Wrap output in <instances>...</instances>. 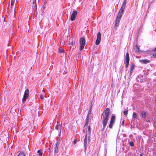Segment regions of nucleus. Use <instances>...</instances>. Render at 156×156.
<instances>
[{
  "mask_svg": "<svg viewBox=\"0 0 156 156\" xmlns=\"http://www.w3.org/2000/svg\"><path fill=\"white\" fill-rule=\"evenodd\" d=\"M110 109L107 108L105 110L102 115V130L103 131L105 128L109 119V114Z\"/></svg>",
  "mask_w": 156,
  "mask_h": 156,
  "instance_id": "obj_1",
  "label": "nucleus"
},
{
  "mask_svg": "<svg viewBox=\"0 0 156 156\" xmlns=\"http://www.w3.org/2000/svg\"><path fill=\"white\" fill-rule=\"evenodd\" d=\"M29 90L28 89H26L25 90L23 98L22 99V102L23 103H24L27 99L28 98L29 96Z\"/></svg>",
  "mask_w": 156,
  "mask_h": 156,
  "instance_id": "obj_2",
  "label": "nucleus"
},
{
  "mask_svg": "<svg viewBox=\"0 0 156 156\" xmlns=\"http://www.w3.org/2000/svg\"><path fill=\"white\" fill-rule=\"evenodd\" d=\"M80 50H82L84 48L85 44V40L84 37H81L80 39Z\"/></svg>",
  "mask_w": 156,
  "mask_h": 156,
  "instance_id": "obj_3",
  "label": "nucleus"
},
{
  "mask_svg": "<svg viewBox=\"0 0 156 156\" xmlns=\"http://www.w3.org/2000/svg\"><path fill=\"white\" fill-rule=\"evenodd\" d=\"M115 121V116L114 115H112L111 120H110V124L108 126H107V128L108 127L110 129H112L113 125H114Z\"/></svg>",
  "mask_w": 156,
  "mask_h": 156,
  "instance_id": "obj_4",
  "label": "nucleus"
},
{
  "mask_svg": "<svg viewBox=\"0 0 156 156\" xmlns=\"http://www.w3.org/2000/svg\"><path fill=\"white\" fill-rule=\"evenodd\" d=\"M115 121V116L114 115H112L111 120H110V124L108 126H107V128L108 127L110 129H112L113 125H114Z\"/></svg>",
  "mask_w": 156,
  "mask_h": 156,
  "instance_id": "obj_5",
  "label": "nucleus"
},
{
  "mask_svg": "<svg viewBox=\"0 0 156 156\" xmlns=\"http://www.w3.org/2000/svg\"><path fill=\"white\" fill-rule=\"evenodd\" d=\"M101 41V34L100 32H99L97 34V38L95 42L96 44L97 45H99Z\"/></svg>",
  "mask_w": 156,
  "mask_h": 156,
  "instance_id": "obj_6",
  "label": "nucleus"
},
{
  "mask_svg": "<svg viewBox=\"0 0 156 156\" xmlns=\"http://www.w3.org/2000/svg\"><path fill=\"white\" fill-rule=\"evenodd\" d=\"M60 144V142L58 140L55 144V147L54 148V154H55L58 152V146Z\"/></svg>",
  "mask_w": 156,
  "mask_h": 156,
  "instance_id": "obj_7",
  "label": "nucleus"
},
{
  "mask_svg": "<svg viewBox=\"0 0 156 156\" xmlns=\"http://www.w3.org/2000/svg\"><path fill=\"white\" fill-rule=\"evenodd\" d=\"M77 12L76 10L74 11L71 16L70 20L72 21L74 20L77 15Z\"/></svg>",
  "mask_w": 156,
  "mask_h": 156,
  "instance_id": "obj_8",
  "label": "nucleus"
},
{
  "mask_svg": "<svg viewBox=\"0 0 156 156\" xmlns=\"http://www.w3.org/2000/svg\"><path fill=\"white\" fill-rule=\"evenodd\" d=\"M88 142V136H87V134L86 135L85 138L84 139V146L85 148V151H86V147L87 146V144H88L90 142Z\"/></svg>",
  "mask_w": 156,
  "mask_h": 156,
  "instance_id": "obj_9",
  "label": "nucleus"
},
{
  "mask_svg": "<svg viewBox=\"0 0 156 156\" xmlns=\"http://www.w3.org/2000/svg\"><path fill=\"white\" fill-rule=\"evenodd\" d=\"M91 134V131H90V126H88V129L87 130V133L86 134L87 135H88V142L90 141V135Z\"/></svg>",
  "mask_w": 156,
  "mask_h": 156,
  "instance_id": "obj_10",
  "label": "nucleus"
},
{
  "mask_svg": "<svg viewBox=\"0 0 156 156\" xmlns=\"http://www.w3.org/2000/svg\"><path fill=\"white\" fill-rule=\"evenodd\" d=\"M90 120V119L89 118V113H88L85 121V123L84 126H85L88 125V122Z\"/></svg>",
  "mask_w": 156,
  "mask_h": 156,
  "instance_id": "obj_11",
  "label": "nucleus"
},
{
  "mask_svg": "<svg viewBox=\"0 0 156 156\" xmlns=\"http://www.w3.org/2000/svg\"><path fill=\"white\" fill-rule=\"evenodd\" d=\"M120 20L118 19V18H116L115 23V26L116 27H118L119 26Z\"/></svg>",
  "mask_w": 156,
  "mask_h": 156,
  "instance_id": "obj_12",
  "label": "nucleus"
},
{
  "mask_svg": "<svg viewBox=\"0 0 156 156\" xmlns=\"http://www.w3.org/2000/svg\"><path fill=\"white\" fill-rule=\"evenodd\" d=\"M55 128L58 130H60V132L61 133V125H57L55 127Z\"/></svg>",
  "mask_w": 156,
  "mask_h": 156,
  "instance_id": "obj_13",
  "label": "nucleus"
},
{
  "mask_svg": "<svg viewBox=\"0 0 156 156\" xmlns=\"http://www.w3.org/2000/svg\"><path fill=\"white\" fill-rule=\"evenodd\" d=\"M140 61L141 62H142L143 63L145 64H147V63L149 62L150 61L146 59L142 60Z\"/></svg>",
  "mask_w": 156,
  "mask_h": 156,
  "instance_id": "obj_14",
  "label": "nucleus"
},
{
  "mask_svg": "<svg viewBox=\"0 0 156 156\" xmlns=\"http://www.w3.org/2000/svg\"><path fill=\"white\" fill-rule=\"evenodd\" d=\"M134 65L133 64H132V65H131V68L130 69V74H131L132 73V71L134 69Z\"/></svg>",
  "mask_w": 156,
  "mask_h": 156,
  "instance_id": "obj_15",
  "label": "nucleus"
},
{
  "mask_svg": "<svg viewBox=\"0 0 156 156\" xmlns=\"http://www.w3.org/2000/svg\"><path fill=\"white\" fill-rule=\"evenodd\" d=\"M122 15V14L120 13V12H119L116 18H118V19L120 20Z\"/></svg>",
  "mask_w": 156,
  "mask_h": 156,
  "instance_id": "obj_16",
  "label": "nucleus"
},
{
  "mask_svg": "<svg viewBox=\"0 0 156 156\" xmlns=\"http://www.w3.org/2000/svg\"><path fill=\"white\" fill-rule=\"evenodd\" d=\"M33 5H34V10L35 11V12L36 13H37V9L36 3H34V4H33Z\"/></svg>",
  "mask_w": 156,
  "mask_h": 156,
  "instance_id": "obj_17",
  "label": "nucleus"
},
{
  "mask_svg": "<svg viewBox=\"0 0 156 156\" xmlns=\"http://www.w3.org/2000/svg\"><path fill=\"white\" fill-rule=\"evenodd\" d=\"M74 42L72 38L70 39L69 41V44L72 45L73 44Z\"/></svg>",
  "mask_w": 156,
  "mask_h": 156,
  "instance_id": "obj_18",
  "label": "nucleus"
},
{
  "mask_svg": "<svg viewBox=\"0 0 156 156\" xmlns=\"http://www.w3.org/2000/svg\"><path fill=\"white\" fill-rule=\"evenodd\" d=\"M126 2L124 1L121 8L125 9L126 6Z\"/></svg>",
  "mask_w": 156,
  "mask_h": 156,
  "instance_id": "obj_19",
  "label": "nucleus"
},
{
  "mask_svg": "<svg viewBox=\"0 0 156 156\" xmlns=\"http://www.w3.org/2000/svg\"><path fill=\"white\" fill-rule=\"evenodd\" d=\"M141 114L143 117L145 118L146 117V113L145 112H143Z\"/></svg>",
  "mask_w": 156,
  "mask_h": 156,
  "instance_id": "obj_20",
  "label": "nucleus"
},
{
  "mask_svg": "<svg viewBox=\"0 0 156 156\" xmlns=\"http://www.w3.org/2000/svg\"><path fill=\"white\" fill-rule=\"evenodd\" d=\"M133 117L134 118H137L138 115L136 113H133Z\"/></svg>",
  "mask_w": 156,
  "mask_h": 156,
  "instance_id": "obj_21",
  "label": "nucleus"
},
{
  "mask_svg": "<svg viewBox=\"0 0 156 156\" xmlns=\"http://www.w3.org/2000/svg\"><path fill=\"white\" fill-rule=\"evenodd\" d=\"M37 152L39 156H42V153L41 151L40 150H38Z\"/></svg>",
  "mask_w": 156,
  "mask_h": 156,
  "instance_id": "obj_22",
  "label": "nucleus"
},
{
  "mask_svg": "<svg viewBox=\"0 0 156 156\" xmlns=\"http://www.w3.org/2000/svg\"><path fill=\"white\" fill-rule=\"evenodd\" d=\"M135 50L136 52H138L139 51V48L138 46L136 44L135 47Z\"/></svg>",
  "mask_w": 156,
  "mask_h": 156,
  "instance_id": "obj_23",
  "label": "nucleus"
},
{
  "mask_svg": "<svg viewBox=\"0 0 156 156\" xmlns=\"http://www.w3.org/2000/svg\"><path fill=\"white\" fill-rule=\"evenodd\" d=\"M124 9L121 8L119 12H120V13L122 14L124 11Z\"/></svg>",
  "mask_w": 156,
  "mask_h": 156,
  "instance_id": "obj_24",
  "label": "nucleus"
},
{
  "mask_svg": "<svg viewBox=\"0 0 156 156\" xmlns=\"http://www.w3.org/2000/svg\"><path fill=\"white\" fill-rule=\"evenodd\" d=\"M17 156H26L25 155V154L23 153L22 152L20 153Z\"/></svg>",
  "mask_w": 156,
  "mask_h": 156,
  "instance_id": "obj_25",
  "label": "nucleus"
},
{
  "mask_svg": "<svg viewBox=\"0 0 156 156\" xmlns=\"http://www.w3.org/2000/svg\"><path fill=\"white\" fill-rule=\"evenodd\" d=\"M129 144L131 146L133 147L134 146V144L133 142H129Z\"/></svg>",
  "mask_w": 156,
  "mask_h": 156,
  "instance_id": "obj_26",
  "label": "nucleus"
},
{
  "mask_svg": "<svg viewBox=\"0 0 156 156\" xmlns=\"http://www.w3.org/2000/svg\"><path fill=\"white\" fill-rule=\"evenodd\" d=\"M125 60L126 62H129V57H126Z\"/></svg>",
  "mask_w": 156,
  "mask_h": 156,
  "instance_id": "obj_27",
  "label": "nucleus"
},
{
  "mask_svg": "<svg viewBox=\"0 0 156 156\" xmlns=\"http://www.w3.org/2000/svg\"><path fill=\"white\" fill-rule=\"evenodd\" d=\"M128 110H126V111H123V114L124 115H127V113H128Z\"/></svg>",
  "mask_w": 156,
  "mask_h": 156,
  "instance_id": "obj_28",
  "label": "nucleus"
},
{
  "mask_svg": "<svg viewBox=\"0 0 156 156\" xmlns=\"http://www.w3.org/2000/svg\"><path fill=\"white\" fill-rule=\"evenodd\" d=\"M129 65V62H126V65H125L126 67V68H127L128 67Z\"/></svg>",
  "mask_w": 156,
  "mask_h": 156,
  "instance_id": "obj_29",
  "label": "nucleus"
},
{
  "mask_svg": "<svg viewBox=\"0 0 156 156\" xmlns=\"http://www.w3.org/2000/svg\"><path fill=\"white\" fill-rule=\"evenodd\" d=\"M59 51L60 52L62 53L63 52L64 50L62 49H59Z\"/></svg>",
  "mask_w": 156,
  "mask_h": 156,
  "instance_id": "obj_30",
  "label": "nucleus"
},
{
  "mask_svg": "<svg viewBox=\"0 0 156 156\" xmlns=\"http://www.w3.org/2000/svg\"><path fill=\"white\" fill-rule=\"evenodd\" d=\"M40 98L42 99H44V96L42 95H41L40 96Z\"/></svg>",
  "mask_w": 156,
  "mask_h": 156,
  "instance_id": "obj_31",
  "label": "nucleus"
},
{
  "mask_svg": "<svg viewBox=\"0 0 156 156\" xmlns=\"http://www.w3.org/2000/svg\"><path fill=\"white\" fill-rule=\"evenodd\" d=\"M126 57H129V53L128 52L126 53Z\"/></svg>",
  "mask_w": 156,
  "mask_h": 156,
  "instance_id": "obj_32",
  "label": "nucleus"
},
{
  "mask_svg": "<svg viewBox=\"0 0 156 156\" xmlns=\"http://www.w3.org/2000/svg\"><path fill=\"white\" fill-rule=\"evenodd\" d=\"M35 3H36V0H33V4H34Z\"/></svg>",
  "mask_w": 156,
  "mask_h": 156,
  "instance_id": "obj_33",
  "label": "nucleus"
},
{
  "mask_svg": "<svg viewBox=\"0 0 156 156\" xmlns=\"http://www.w3.org/2000/svg\"><path fill=\"white\" fill-rule=\"evenodd\" d=\"M152 51H154V52H156V48H154L153 49Z\"/></svg>",
  "mask_w": 156,
  "mask_h": 156,
  "instance_id": "obj_34",
  "label": "nucleus"
},
{
  "mask_svg": "<svg viewBox=\"0 0 156 156\" xmlns=\"http://www.w3.org/2000/svg\"><path fill=\"white\" fill-rule=\"evenodd\" d=\"M153 56L154 57V58H156V53H154V54H153Z\"/></svg>",
  "mask_w": 156,
  "mask_h": 156,
  "instance_id": "obj_35",
  "label": "nucleus"
},
{
  "mask_svg": "<svg viewBox=\"0 0 156 156\" xmlns=\"http://www.w3.org/2000/svg\"><path fill=\"white\" fill-rule=\"evenodd\" d=\"M14 5V2H11V6H13Z\"/></svg>",
  "mask_w": 156,
  "mask_h": 156,
  "instance_id": "obj_36",
  "label": "nucleus"
},
{
  "mask_svg": "<svg viewBox=\"0 0 156 156\" xmlns=\"http://www.w3.org/2000/svg\"><path fill=\"white\" fill-rule=\"evenodd\" d=\"M15 0H11V2H14Z\"/></svg>",
  "mask_w": 156,
  "mask_h": 156,
  "instance_id": "obj_37",
  "label": "nucleus"
},
{
  "mask_svg": "<svg viewBox=\"0 0 156 156\" xmlns=\"http://www.w3.org/2000/svg\"><path fill=\"white\" fill-rule=\"evenodd\" d=\"M124 120H123V121L122 122V124H123V125L124 124Z\"/></svg>",
  "mask_w": 156,
  "mask_h": 156,
  "instance_id": "obj_38",
  "label": "nucleus"
},
{
  "mask_svg": "<svg viewBox=\"0 0 156 156\" xmlns=\"http://www.w3.org/2000/svg\"><path fill=\"white\" fill-rule=\"evenodd\" d=\"M140 156H142L143 155L142 154H140Z\"/></svg>",
  "mask_w": 156,
  "mask_h": 156,
  "instance_id": "obj_39",
  "label": "nucleus"
},
{
  "mask_svg": "<svg viewBox=\"0 0 156 156\" xmlns=\"http://www.w3.org/2000/svg\"><path fill=\"white\" fill-rule=\"evenodd\" d=\"M127 0H124V1H125V2H126Z\"/></svg>",
  "mask_w": 156,
  "mask_h": 156,
  "instance_id": "obj_40",
  "label": "nucleus"
},
{
  "mask_svg": "<svg viewBox=\"0 0 156 156\" xmlns=\"http://www.w3.org/2000/svg\"><path fill=\"white\" fill-rule=\"evenodd\" d=\"M90 109H90V110H89V111H90H90H91Z\"/></svg>",
  "mask_w": 156,
  "mask_h": 156,
  "instance_id": "obj_41",
  "label": "nucleus"
}]
</instances>
